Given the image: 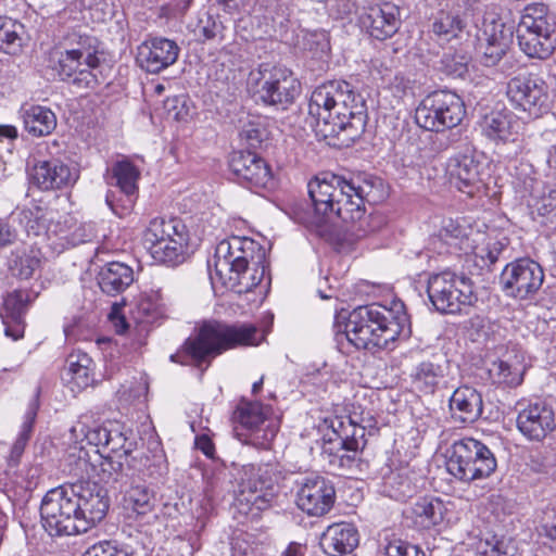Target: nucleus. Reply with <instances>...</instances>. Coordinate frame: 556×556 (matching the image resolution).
Returning <instances> with one entry per match:
<instances>
[{"label": "nucleus", "mask_w": 556, "mask_h": 556, "mask_svg": "<svg viewBox=\"0 0 556 556\" xmlns=\"http://www.w3.org/2000/svg\"><path fill=\"white\" fill-rule=\"evenodd\" d=\"M380 187V179L366 174L345 178L321 173L307 185L313 204V212L305 220L307 227L323 236L340 219L351 225L350 231L357 238L367 236L375 227L372 218L366 216L365 203L377 201Z\"/></svg>", "instance_id": "f257e3e1"}, {"label": "nucleus", "mask_w": 556, "mask_h": 556, "mask_svg": "<svg viewBox=\"0 0 556 556\" xmlns=\"http://www.w3.org/2000/svg\"><path fill=\"white\" fill-rule=\"evenodd\" d=\"M109 507L105 490L80 481L49 490L41 501L40 516L50 535H75L101 522Z\"/></svg>", "instance_id": "f03ea898"}, {"label": "nucleus", "mask_w": 556, "mask_h": 556, "mask_svg": "<svg viewBox=\"0 0 556 556\" xmlns=\"http://www.w3.org/2000/svg\"><path fill=\"white\" fill-rule=\"evenodd\" d=\"M308 113L325 137H336L346 144L359 138L367 124L365 100L344 80L318 86L311 94Z\"/></svg>", "instance_id": "7ed1b4c3"}, {"label": "nucleus", "mask_w": 556, "mask_h": 556, "mask_svg": "<svg viewBox=\"0 0 556 556\" xmlns=\"http://www.w3.org/2000/svg\"><path fill=\"white\" fill-rule=\"evenodd\" d=\"M409 319L403 303L393 308L379 304L358 306L348 317L344 337L357 350L388 349L401 337H409Z\"/></svg>", "instance_id": "20e7f679"}, {"label": "nucleus", "mask_w": 556, "mask_h": 556, "mask_svg": "<svg viewBox=\"0 0 556 556\" xmlns=\"http://www.w3.org/2000/svg\"><path fill=\"white\" fill-rule=\"evenodd\" d=\"M261 341L258 329L252 324H228L222 320H204L188 338L181 350L170 356L172 362L187 364L185 358L200 366L224 352L241 346L257 345Z\"/></svg>", "instance_id": "39448f33"}, {"label": "nucleus", "mask_w": 556, "mask_h": 556, "mask_svg": "<svg viewBox=\"0 0 556 556\" xmlns=\"http://www.w3.org/2000/svg\"><path fill=\"white\" fill-rule=\"evenodd\" d=\"M255 248V242L244 237L220 241L215 250L214 269L208 263L211 280L238 293L252 291L265 276L261 256L257 260L254 256Z\"/></svg>", "instance_id": "423d86ee"}, {"label": "nucleus", "mask_w": 556, "mask_h": 556, "mask_svg": "<svg viewBox=\"0 0 556 556\" xmlns=\"http://www.w3.org/2000/svg\"><path fill=\"white\" fill-rule=\"evenodd\" d=\"M371 421L369 414L365 417L356 412L330 419L331 433L324 437L323 455L333 469L342 475H358L368 469L362 454L367 444L366 428Z\"/></svg>", "instance_id": "0eeeda50"}, {"label": "nucleus", "mask_w": 556, "mask_h": 556, "mask_svg": "<svg viewBox=\"0 0 556 556\" xmlns=\"http://www.w3.org/2000/svg\"><path fill=\"white\" fill-rule=\"evenodd\" d=\"M497 462L493 452L472 438L455 441L446 450V469L456 479L465 482L490 477Z\"/></svg>", "instance_id": "6e6552de"}, {"label": "nucleus", "mask_w": 556, "mask_h": 556, "mask_svg": "<svg viewBox=\"0 0 556 556\" xmlns=\"http://www.w3.org/2000/svg\"><path fill=\"white\" fill-rule=\"evenodd\" d=\"M277 493L276 477L268 466L248 465L239 483L235 508L245 517L257 518L271 507Z\"/></svg>", "instance_id": "1a4fd4ad"}, {"label": "nucleus", "mask_w": 556, "mask_h": 556, "mask_svg": "<svg viewBox=\"0 0 556 556\" xmlns=\"http://www.w3.org/2000/svg\"><path fill=\"white\" fill-rule=\"evenodd\" d=\"M465 114V104L459 96L450 90H437L421 100L415 121L421 128L439 132L458 126Z\"/></svg>", "instance_id": "9d476101"}, {"label": "nucleus", "mask_w": 556, "mask_h": 556, "mask_svg": "<svg viewBox=\"0 0 556 556\" xmlns=\"http://www.w3.org/2000/svg\"><path fill=\"white\" fill-rule=\"evenodd\" d=\"M428 298L441 314H458L476 301L472 285L451 271L432 274L427 281Z\"/></svg>", "instance_id": "9b49d317"}, {"label": "nucleus", "mask_w": 556, "mask_h": 556, "mask_svg": "<svg viewBox=\"0 0 556 556\" xmlns=\"http://www.w3.org/2000/svg\"><path fill=\"white\" fill-rule=\"evenodd\" d=\"M257 74L254 94L265 105L286 109L300 93V84L286 67L262 64Z\"/></svg>", "instance_id": "f8f14e48"}, {"label": "nucleus", "mask_w": 556, "mask_h": 556, "mask_svg": "<svg viewBox=\"0 0 556 556\" xmlns=\"http://www.w3.org/2000/svg\"><path fill=\"white\" fill-rule=\"evenodd\" d=\"M506 96L515 109L539 117L548 110L546 81L534 72H523L510 78Z\"/></svg>", "instance_id": "ddd939ff"}, {"label": "nucleus", "mask_w": 556, "mask_h": 556, "mask_svg": "<svg viewBox=\"0 0 556 556\" xmlns=\"http://www.w3.org/2000/svg\"><path fill=\"white\" fill-rule=\"evenodd\" d=\"M543 281V268L529 257L508 263L500 276V285L504 293L517 300L532 299L542 287Z\"/></svg>", "instance_id": "4468645a"}, {"label": "nucleus", "mask_w": 556, "mask_h": 556, "mask_svg": "<svg viewBox=\"0 0 556 556\" xmlns=\"http://www.w3.org/2000/svg\"><path fill=\"white\" fill-rule=\"evenodd\" d=\"M98 51L89 49H67L60 53L56 72L62 80L72 81L79 88H93L98 85L93 71L99 66Z\"/></svg>", "instance_id": "2eb2a0df"}, {"label": "nucleus", "mask_w": 556, "mask_h": 556, "mask_svg": "<svg viewBox=\"0 0 556 556\" xmlns=\"http://www.w3.org/2000/svg\"><path fill=\"white\" fill-rule=\"evenodd\" d=\"M298 507L309 516L320 517L333 506L336 490L324 477L309 475L296 481Z\"/></svg>", "instance_id": "dca6fc26"}, {"label": "nucleus", "mask_w": 556, "mask_h": 556, "mask_svg": "<svg viewBox=\"0 0 556 556\" xmlns=\"http://www.w3.org/2000/svg\"><path fill=\"white\" fill-rule=\"evenodd\" d=\"M229 168L238 184L249 189L266 188L271 181L269 166L255 152H232L229 159Z\"/></svg>", "instance_id": "f3484780"}, {"label": "nucleus", "mask_w": 556, "mask_h": 556, "mask_svg": "<svg viewBox=\"0 0 556 556\" xmlns=\"http://www.w3.org/2000/svg\"><path fill=\"white\" fill-rule=\"evenodd\" d=\"M517 428L529 440L542 441L556 428L552 406L545 402L530 403L519 410Z\"/></svg>", "instance_id": "a211bd4d"}, {"label": "nucleus", "mask_w": 556, "mask_h": 556, "mask_svg": "<svg viewBox=\"0 0 556 556\" xmlns=\"http://www.w3.org/2000/svg\"><path fill=\"white\" fill-rule=\"evenodd\" d=\"M179 51L177 43L170 39L151 38L138 47L137 62L146 72L157 74L177 61Z\"/></svg>", "instance_id": "6ab92c4d"}, {"label": "nucleus", "mask_w": 556, "mask_h": 556, "mask_svg": "<svg viewBox=\"0 0 556 556\" xmlns=\"http://www.w3.org/2000/svg\"><path fill=\"white\" fill-rule=\"evenodd\" d=\"M31 181L42 191L61 190L73 186L78 174L60 160L38 161L31 168Z\"/></svg>", "instance_id": "aec40b11"}, {"label": "nucleus", "mask_w": 556, "mask_h": 556, "mask_svg": "<svg viewBox=\"0 0 556 556\" xmlns=\"http://www.w3.org/2000/svg\"><path fill=\"white\" fill-rule=\"evenodd\" d=\"M482 170V164L467 154L450 159L446 168L451 185L470 197L481 187Z\"/></svg>", "instance_id": "412c9836"}, {"label": "nucleus", "mask_w": 556, "mask_h": 556, "mask_svg": "<svg viewBox=\"0 0 556 556\" xmlns=\"http://www.w3.org/2000/svg\"><path fill=\"white\" fill-rule=\"evenodd\" d=\"M511 29L502 21H485L483 24L480 48L482 54L480 61L485 66L496 65L506 54L511 38Z\"/></svg>", "instance_id": "4be33fe9"}, {"label": "nucleus", "mask_w": 556, "mask_h": 556, "mask_svg": "<svg viewBox=\"0 0 556 556\" xmlns=\"http://www.w3.org/2000/svg\"><path fill=\"white\" fill-rule=\"evenodd\" d=\"M448 409L455 422L473 424L483 413L482 394L473 387L460 386L450 396Z\"/></svg>", "instance_id": "5701e85b"}, {"label": "nucleus", "mask_w": 556, "mask_h": 556, "mask_svg": "<svg viewBox=\"0 0 556 556\" xmlns=\"http://www.w3.org/2000/svg\"><path fill=\"white\" fill-rule=\"evenodd\" d=\"M361 23L372 38L384 40L399 29V8L392 3L369 7L361 16Z\"/></svg>", "instance_id": "b1692460"}, {"label": "nucleus", "mask_w": 556, "mask_h": 556, "mask_svg": "<svg viewBox=\"0 0 556 556\" xmlns=\"http://www.w3.org/2000/svg\"><path fill=\"white\" fill-rule=\"evenodd\" d=\"M359 543L356 527L349 522L330 525L321 534L320 546L329 556H342L352 553Z\"/></svg>", "instance_id": "393cba45"}, {"label": "nucleus", "mask_w": 556, "mask_h": 556, "mask_svg": "<svg viewBox=\"0 0 556 556\" xmlns=\"http://www.w3.org/2000/svg\"><path fill=\"white\" fill-rule=\"evenodd\" d=\"M518 122L511 112L494 110L485 114L480 127L482 134L495 143L514 142L517 139Z\"/></svg>", "instance_id": "a878e982"}, {"label": "nucleus", "mask_w": 556, "mask_h": 556, "mask_svg": "<svg viewBox=\"0 0 556 556\" xmlns=\"http://www.w3.org/2000/svg\"><path fill=\"white\" fill-rule=\"evenodd\" d=\"M26 302L27 293L21 290L13 291L4 298L1 318L5 336L13 340H18L24 336L25 323L23 316Z\"/></svg>", "instance_id": "bb28decb"}, {"label": "nucleus", "mask_w": 556, "mask_h": 556, "mask_svg": "<svg viewBox=\"0 0 556 556\" xmlns=\"http://www.w3.org/2000/svg\"><path fill=\"white\" fill-rule=\"evenodd\" d=\"M447 370L448 362L445 359L422 361L415 367L412 375L413 382L419 391L433 394L439 387L445 383Z\"/></svg>", "instance_id": "cd10ccee"}, {"label": "nucleus", "mask_w": 556, "mask_h": 556, "mask_svg": "<svg viewBox=\"0 0 556 556\" xmlns=\"http://www.w3.org/2000/svg\"><path fill=\"white\" fill-rule=\"evenodd\" d=\"M270 413V407L264 406L262 403L241 401L232 415L236 435L239 439L244 435L240 429L250 432L260 430Z\"/></svg>", "instance_id": "c85d7f7f"}, {"label": "nucleus", "mask_w": 556, "mask_h": 556, "mask_svg": "<svg viewBox=\"0 0 556 556\" xmlns=\"http://www.w3.org/2000/svg\"><path fill=\"white\" fill-rule=\"evenodd\" d=\"M134 282V270L124 263L111 262L101 268L98 283L102 292L114 296L124 292Z\"/></svg>", "instance_id": "c756f323"}, {"label": "nucleus", "mask_w": 556, "mask_h": 556, "mask_svg": "<svg viewBox=\"0 0 556 556\" xmlns=\"http://www.w3.org/2000/svg\"><path fill=\"white\" fill-rule=\"evenodd\" d=\"M556 17L543 3L528 4L521 14L517 25V31L555 34Z\"/></svg>", "instance_id": "7c9ffc66"}, {"label": "nucleus", "mask_w": 556, "mask_h": 556, "mask_svg": "<svg viewBox=\"0 0 556 556\" xmlns=\"http://www.w3.org/2000/svg\"><path fill=\"white\" fill-rule=\"evenodd\" d=\"M25 130L33 137L50 135L56 127L55 114L46 106L30 105L21 110Z\"/></svg>", "instance_id": "2f4dec72"}, {"label": "nucleus", "mask_w": 556, "mask_h": 556, "mask_svg": "<svg viewBox=\"0 0 556 556\" xmlns=\"http://www.w3.org/2000/svg\"><path fill=\"white\" fill-rule=\"evenodd\" d=\"M446 507L438 497L419 498L410 508V518L419 529H430L440 525L445 516Z\"/></svg>", "instance_id": "473e14b6"}, {"label": "nucleus", "mask_w": 556, "mask_h": 556, "mask_svg": "<svg viewBox=\"0 0 556 556\" xmlns=\"http://www.w3.org/2000/svg\"><path fill=\"white\" fill-rule=\"evenodd\" d=\"M180 233H189L187 226L180 219L156 217L150 220L143 232V240L150 249L155 244H164L169 240L172 241V239L180 236Z\"/></svg>", "instance_id": "72a5a7b5"}, {"label": "nucleus", "mask_w": 556, "mask_h": 556, "mask_svg": "<svg viewBox=\"0 0 556 556\" xmlns=\"http://www.w3.org/2000/svg\"><path fill=\"white\" fill-rule=\"evenodd\" d=\"M517 39L521 51L531 59L547 60L556 48L554 34L519 30Z\"/></svg>", "instance_id": "f704fd0d"}, {"label": "nucleus", "mask_w": 556, "mask_h": 556, "mask_svg": "<svg viewBox=\"0 0 556 556\" xmlns=\"http://www.w3.org/2000/svg\"><path fill=\"white\" fill-rule=\"evenodd\" d=\"M78 466L85 467L89 477H99L100 481L108 482L113 475L122 471V458L113 459L111 456H103L99 450L94 451V459H91L88 452L80 448L78 455Z\"/></svg>", "instance_id": "c9c22d12"}, {"label": "nucleus", "mask_w": 556, "mask_h": 556, "mask_svg": "<svg viewBox=\"0 0 556 556\" xmlns=\"http://www.w3.org/2000/svg\"><path fill=\"white\" fill-rule=\"evenodd\" d=\"M188 244L189 233H180V236L175 237L172 241L169 240L164 244H155L149 251L155 262L175 267L187 260Z\"/></svg>", "instance_id": "e433bc0d"}, {"label": "nucleus", "mask_w": 556, "mask_h": 556, "mask_svg": "<svg viewBox=\"0 0 556 556\" xmlns=\"http://www.w3.org/2000/svg\"><path fill=\"white\" fill-rule=\"evenodd\" d=\"M139 169L126 159L117 161L111 168V179L115 180V185L127 197V205L124 210H129L134 204V197L138 190Z\"/></svg>", "instance_id": "4c0bfd02"}, {"label": "nucleus", "mask_w": 556, "mask_h": 556, "mask_svg": "<svg viewBox=\"0 0 556 556\" xmlns=\"http://www.w3.org/2000/svg\"><path fill=\"white\" fill-rule=\"evenodd\" d=\"M42 254L36 247L20 248L11 252L9 269L14 276L30 278L41 265Z\"/></svg>", "instance_id": "58836bf2"}, {"label": "nucleus", "mask_w": 556, "mask_h": 556, "mask_svg": "<svg viewBox=\"0 0 556 556\" xmlns=\"http://www.w3.org/2000/svg\"><path fill=\"white\" fill-rule=\"evenodd\" d=\"M66 362V374L77 388L85 389L93 383V361L88 354L83 352L72 353Z\"/></svg>", "instance_id": "ea45409f"}, {"label": "nucleus", "mask_w": 556, "mask_h": 556, "mask_svg": "<svg viewBox=\"0 0 556 556\" xmlns=\"http://www.w3.org/2000/svg\"><path fill=\"white\" fill-rule=\"evenodd\" d=\"M16 224L24 227L28 235L42 236L48 232L50 218L47 210L34 205L14 211Z\"/></svg>", "instance_id": "a19ab883"}, {"label": "nucleus", "mask_w": 556, "mask_h": 556, "mask_svg": "<svg viewBox=\"0 0 556 556\" xmlns=\"http://www.w3.org/2000/svg\"><path fill=\"white\" fill-rule=\"evenodd\" d=\"M131 446L132 443L128 442L121 425L112 422L110 428V437L106 443V450L111 453L116 454L118 458H125V462L130 468L141 471V469L138 468L136 465V463L138 462V456L131 455Z\"/></svg>", "instance_id": "79ce46f5"}, {"label": "nucleus", "mask_w": 556, "mask_h": 556, "mask_svg": "<svg viewBox=\"0 0 556 556\" xmlns=\"http://www.w3.org/2000/svg\"><path fill=\"white\" fill-rule=\"evenodd\" d=\"M24 26L9 17L0 16V51L15 54L23 46Z\"/></svg>", "instance_id": "37998d69"}, {"label": "nucleus", "mask_w": 556, "mask_h": 556, "mask_svg": "<svg viewBox=\"0 0 556 556\" xmlns=\"http://www.w3.org/2000/svg\"><path fill=\"white\" fill-rule=\"evenodd\" d=\"M127 507L137 515H147L153 509L154 497L151 491L144 485L131 486L125 497Z\"/></svg>", "instance_id": "c03bdc74"}, {"label": "nucleus", "mask_w": 556, "mask_h": 556, "mask_svg": "<svg viewBox=\"0 0 556 556\" xmlns=\"http://www.w3.org/2000/svg\"><path fill=\"white\" fill-rule=\"evenodd\" d=\"M490 372L497 382L509 387H517L523 380V368L520 365H513L506 359H500L492 364Z\"/></svg>", "instance_id": "a18cd8bd"}, {"label": "nucleus", "mask_w": 556, "mask_h": 556, "mask_svg": "<svg viewBox=\"0 0 556 556\" xmlns=\"http://www.w3.org/2000/svg\"><path fill=\"white\" fill-rule=\"evenodd\" d=\"M112 422L103 424L101 426H94L89 428L84 422L78 421L72 428V433L75 437L78 434H83L84 439L88 442V444L93 445L96 447L102 446L106 448L108 439L110 437V428Z\"/></svg>", "instance_id": "49530a36"}, {"label": "nucleus", "mask_w": 556, "mask_h": 556, "mask_svg": "<svg viewBox=\"0 0 556 556\" xmlns=\"http://www.w3.org/2000/svg\"><path fill=\"white\" fill-rule=\"evenodd\" d=\"M239 136L248 147L256 149L267 137V130L260 118L253 117L242 125Z\"/></svg>", "instance_id": "de8ad7c7"}, {"label": "nucleus", "mask_w": 556, "mask_h": 556, "mask_svg": "<svg viewBox=\"0 0 556 556\" xmlns=\"http://www.w3.org/2000/svg\"><path fill=\"white\" fill-rule=\"evenodd\" d=\"M35 418H36V410L29 409L25 415V420L22 425L21 432L11 448L9 460L13 465H16L20 462V458H21V456L25 450V446L30 438Z\"/></svg>", "instance_id": "09e8293b"}, {"label": "nucleus", "mask_w": 556, "mask_h": 556, "mask_svg": "<svg viewBox=\"0 0 556 556\" xmlns=\"http://www.w3.org/2000/svg\"><path fill=\"white\" fill-rule=\"evenodd\" d=\"M83 556H146L136 552H129L126 547H118L111 541H102L90 546Z\"/></svg>", "instance_id": "8fccbe9b"}, {"label": "nucleus", "mask_w": 556, "mask_h": 556, "mask_svg": "<svg viewBox=\"0 0 556 556\" xmlns=\"http://www.w3.org/2000/svg\"><path fill=\"white\" fill-rule=\"evenodd\" d=\"M462 28V20L447 13H442L433 23V31L440 36L456 37Z\"/></svg>", "instance_id": "3c124183"}, {"label": "nucleus", "mask_w": 556, "mask_h": 556, "mask_svg": "<svg viewBox=\"0 0 556 556\" xmlns=\"http://www.w3.org/2000/svg\"><path fill=\"white\" fill-rule=\"evenodd\" d=\"M386 556H426L417 545L401 539H393L384 546Z\"/></svg>", "instance_id": "603ef678"}, {"label": "nucleus", "mask_w": 556, "mask_h": 556, "mask_svg": "<svg viewBox=\"0 0 556 556\" xmlns=\"http://www.w3.org/2000/svg\"><path fill=\"white\" fill-rule=\"evenodd\" d=\"M16 218L12 212L7 218L0 219V249L14 244L18 239V231L15 227Z\"/></svg>", "instance_id": "864d4df0"}, {"label": "nucleus", "mask_w": 556, "mask_h": 556, "mask_svg": "<svg viewBox=\"0 0 556 556\" xmlns=\"http://www.w3.org/2000/svg\"><path fill=\"white\" fill-rule=\"evenodd\" d=\"M478 556H509L507 545L503 540L492 536L490 540H480L477 544Z\"/></svg>", "instance_id": "5fc2aeb1"}, {"label": "nucleus", "mask_w": 556, "mask_h": 556, "mask_svg": "<svg viewBox=\"0 0 556 556\" xmlns=\"http://www.w3.org/2000/svg\"><path fill=\"white\" fill-rule=\"evenodd\" d=\"M224 29L223 23L212 15H207L205 20H200L199 30L206 40H223Z\"/></svg>", "instance_id": "6e6d98bb"}, {"label": "nucleus", "mask_w": 556, "mask_h": 556, "mask_svg": "<svg viewBox=\"0 0 556 556\" xmlns=\"http://www.w3.org/2000/svg\"><path fill=\"white\" fill-rule=\"evenodd\" d=\"M326 9L330 16L344 18L351 15L356 7L354 0H326Z\"/></svg>", "instance_id": "4d7b16f0"}, {"label": "nucleus", "mask_w": 556, "mask_h": 556, "mask_svg": "<svg viewBox=\"0 0 556 556\" xmlns=\"http://www.w3.org/2000/svg\"><path fill=\"white\" fill-rule=\"evenodd\" d=\"M503 251V244L500 242H494L491 245H486L484 248H481L476 255L481 258L482 265L481 266H492L495 264L498 260L500 254Z\"/></svg>", "instance_id": "13d9d810"}, {"label": "nucleus", "mask_w": 556, "mask_h": 556, "mask_svg": "<svg viewBox=\"0 0 556 556\" xmlns=\"http://www.w3.org/2000/svg\"><path fill=\"white\" fill-rule=\"evenodd\" d=\"M392 486L396 483L397 488L395 489L394 497L399 500H404L406 497H410L414 492V486L409 481L404 479L401 475H397L392 478Z\"/></svg>", "instance_id": "bf43d9fd"}, {"label": "nucleus", "mask_w": 556, "mask_h": 556, "mask_svg": "<svg viewBox=\"0 0 556 556\" xmlns=\"http://www.w3.org/2000/svg\"><path fill=\"white\" fill-rule=\"evenodd\" d=\"M72 43H76L77 47L73 49H89L90 51H98V40L91 36H83L74 34L70 37Z\"/></svg>", "instance_id": "052dcab7"}, {"label": "nucleus", "mask_w": 556, "mask_h": 556, "mask_svg": "<svg viewBox=\"0 0 556 556\" xmlns=\"http://www.w3.org/2000/svg\"><path fill=\"white\" fill-rule=\"evenodd\" d=\"M93 228L91 225H80L74 232H73V244H79L87 241H90L93 238Z\"/></svg>", "instance_id": "680f3d73"}, {"label": "nucleus", "mask_w": 556, "mask_h": 556, "mask_svg": "<svg viewBox=\"0 0 556 556\" xmlns=\"http://www.w3.org/2000/svg\"><path fill=\"white\" fill-rule=\"evenodd\" d=\"M556 208V190H552L548 195H544L541 199V206L539 212L541 214H548Z\"/></svg>", "instance_id": "e2e57ef3"}, {"label": "nucleus", "mask_w": 556, "mask_h": 556, "mask_svg": "<svg viewBox=\"0 0 556 556\" xmlns=\"http://www.w3.org/2000/svg\"><path fill=\"white\" fill-rule=\"evenodd\" d=\"M195 446L199 448L205 456L213 457L215 447L212 440L207 435H201L195 440Z\"/></svg>", "instance_id": "0e129e2a"}, {"label": "nucleus", "mask_w": 556, "mask_h": 556, "mask_svg": "<svg viewBox=\"0 0 556 556\" xmlns=\"http://www.w3.org/2000/svg\"><path fill=\"white\" fill-rule=\"evenodd\" d=\"M110 319L115 328L116 333L122 334L127 330L128 324L124 316H121L115 311H113L110 314Z\"/></svg>", "instance_id": "69168bd1"}, {"label": "nucleus", "mask_w": 556, "mask_h": 556, "mask_svg": "<svg viewBox=\"0 0 556 556\" xmlns=\"http://www.w3.org/2000/svg\"><path fill=\"white\" fill-rule=\"evenodd\" d=\"M556 523V502L549 503L543 511V525Z\"/></svg>", "instance_id": "338daca9"}, {"label": "nucleus", "mask_w": 556, "mask_h": 556, "mask_svg": "<svg viewBox=\"0 0 556 556\" xmlns=\"http://www.w3.org/2000/svg\"><path fill=\"white\" fill-rule=\"evenodd\" d=\"M305 547L296 542H291L281 556H304Z\"/></svg>", "instance_id": "774afa93"}]
</instances>
